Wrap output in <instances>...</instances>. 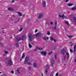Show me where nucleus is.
Listing matches in <instances>:
<instances>
[{"label":"nucleus","instance_id":"nucleus-1","mask_svg":"<svg viewBox=\"0 0 76 76\" xmlns=\"http://www.w3.org/2000/svg\"><path fill=\"white\" fill-rule=\"evenodd\" d=\"M65 53L67 56V58H69V53L66 52V50H65L64 49L61 50V53L62 54L64 55V53Z\"/></svg>","mask_w":76,"mask_h":76},{"label":"nucleus","instance_id":"nucleus-2","mask_svg":"<svg viewBox=\"0 0 76 76\" xmlns=\"http://www.w3.org/2000/svg\"><path fill=\"white\" fill-rule=\"evenodd\" d=\"M9 66H12L13 64V62L12 61V60H9L7 62Z\"/></svg>","mask_w":76,"mask_h":76},{"label":"nucleus","instance_id":"nucleus-3","mask_svg":"<svg viewBox=\"0 0 76 76\" xmlns=\"http://www.w3.org/2000/svg\"><path fill=\"white\" fill-rule=\"evenodd\" d=\"M22 41H23V39L22 38L17 37L15 38V40L17 42H19V41H20V40H22Z\"/></svg>","mask_w":76,"mask_h":76},{"label":"nucleus","instance_id":"nucleus-4","mask_svg":"<svg viewBox=\"0 0 76 76\" xmlns=\"http://www.w3.org/2000/svg\"><path fill=\"white\" fill-rule=\"evenodd\" d=\"M50 62L51 64L50 65V66H52V67H53L54 64V63L55 62V61L53 60V59H52L50 61Z\"/></svg>","mask_w":76,"mask_h":76},{"label":"nucleus","instance_id":"nucleus-5","mask_svg":"<svg viewBox=\"0 0 76 76\" xmlns=\"http://www.w3.org/2000/svg\"><path fill=\"white\" fill-rule=\"evenodd\" d=\"M29 59V57L27 56L26 57V59L24 61V64H26L27 63H28V60Z\"/></svg>","mask_w":76,"mask_h":76},{"label":"nucleus","instance_id":"nucleus-6","mask_svg":"<svg viewBox=\"0 0 76 76\" xmlns=\"http://www.w3.org/2000/svg\"><path fill=\"white\" fill-rule=\"evenodd\" d=\"M40 53L42 55H43L44 56H45L47 55V52H45L44 51H41Z\"/></svg>","mask_w":76,"mask_h":76},{"label":"nucleus","instance_id":"nucleus-7","mask_svg":"<svg viewBox=\"0 0 76 76\" xmlns=\"http://www.w3.org/2000/svg\"><path fill=\"white\" fill-rule=\"evenodd\" d=\"M36 37H41V33H38L37 34L34 35Z\"/></svg>","mask_w":76,"mask_h":76},{"label":"nucleus","instance_id":"nucleus-8","mask_svg":"<svg viewBox=\"0 0 76 76\" xmlns=\"http://www.w3.org/2000/svg\"><path fill=\"white\" fill-rule=\"evenodd\" d=\"M57 21H55V26L53 27L54 30H56V29H57Z\"/></svg>","mask_w":76,"mask_h":76},{"label":"nucleus","instance_id":"nucleus-9","mask_svg":"<svg viewBox=\"0 0 76 76\" xmlns=\"http://www.w3.org/2000/svg\"><path fill=\"white\" fill-rule=\"evenodd\" d=\"M28 37H29V40L30 42H31V41H32V36L31 34H29L28 35Z\"/></svg>","mask_w":76,"mask_h":76},{"label":"nucleus","instance_id":"nucleus-10","mask_svg":"<svg viewBox=\"0 0 76 76\" xmlns=\"http://www.w3.org/2000/svg\"><path fill=\"white\" fill-rule=\"evenodd\" d=\"M42 6L44 7H46V2L45 1H43L42 2Z\"/></svg>","mask_w":76,"mask_h":76},{"label":"nucleus","instance_id":"nucleus-11","mask_svg":"<svg viewBox=\"0 0 76 76\" xmlns=\"http://www.w3.org/2000/svg\"><path fill=\"white\" fill-rule=\"evenodd\" d=\"M44 16V14H40L38 18L39 19H41Z\"/></svg>","mask_w":76,"mask_h":76},{"label":"nucleus","instance_id":"nucleus-12","mask_svg":"<svg viewBox=\"0 0 76 76\" xmlns=\"http://www.w3.org/2000/svg\"><path fill=\"white\" fill-rule=\"evenodd\" d=\"M8 10L10 11H14L15 10L13 8H11L10 7L8 8Z\"/></svg>","mask_w":76,"mask_h":76},{"label":"nucleus","instance_id":"nucleus-13","mask_svg":"<svg viewBox=\"0 0 76 76\" xmlns=\"http://www.w3.org/2000/svg\"><path fill=\"white\" fill-rule=\"evenodd\" d=\"M60 18H62L63 19H64V17L66 18V17L64 16V15L63 14L62 15H60V14H59Z\"/></svg>","mask_w":76,"mask_h":76},{"label":"nucleus","instance_id":"nucleus-14","mask_svg":"<svg viewBox=\"0 0 76 76\" xmlns=\"http://www.w3.org/2000/svg\"><path fill=\"white\" fill-rule=\"evenodd\" d=\"M33 65L34 67H35V68H36V67H37V64H36V63H34Z\"/></svg>","mask_w":76,"mask_h":76},{"label":"nucleus","instance_id":"nucleus-15","mask_svg":"<svg viewBox=\"0 0 76 76\" xmlns=\"http://www.w3.org/2000/svg\"><path fill=\"white\" fill-rule=\"evenodd\" d=\"M18 14L19 15V16H22V14L20 12H18Z\"/></svg>","mask_w":76,"mask_h":76},{"label":"nucleus","instance_id":"nucleus-16","mask_svg":"<svg viewBox=\"0 0 76 76\" xmlns=\"http://www.w3.org/2000/svg\"><path fill=\"white\" fill-rule=\"evenodd\" d=\"M76 45H75L74 47V52H76Z\"/></svg>","mask_w":76,"mask_h":76},{"label":"nucleus","instance_id":"nucleus-17","mask_svg":"<svg viewBox=\"0 0 76 76\" xmlns=\"http://www.w3.org/2000/svg\"><path fill=\"white\" fill-rule=\"evenodd\" d=\"M72 10H76V7H73L72 9Z\"/></svg>","mask_w":76,"mask_h":76},{"label":"nucleus","instance_id":"nucleus-18","mask_svg":"<svg viewBox=\"0 0 76 76\" xmlns=\"http://www.w3.org/2000/svg\"><path fill=\"white\" fill-rule=\"evenodd\" d=\"M73 4L71 3L69 4H68V6H73Z\"/></svg>","mask_w":76,"mask_h":76},{"label":"nucleus","instance_id":"nucleus-19","mask_svg":"<svg viewBox=\"0 0 76 76\" xmlns=\"http://www.w3.org/2000/svg\"><path fill=\"white\" fill-rule=\"evenodd\" d=\"M66 56L65 55L64 56V61H66Z\"/></svg>","mask_w":76,"mask_h":76},{"label":"nucleus","instance_id":"nucleus-20","mask_svg":"<svg viewBox=\"0 0 76 76\" xmlns=\"http://www.w3.org/2000/svg\"><path fill=\"white\" fill-rule=\"evenodd\" d=\"M54 58L55 60H57V54H56L54 55Z\"/></svg>","mask_w":76,"mask_h":76},{"label":"nucleus","instance_id":"nucleus-21","mask_svg":"<svg viewBox=\"0 0 76 76\" xmlns=\"http://www.w3.org/2000/svg\"><path fill=\"white\" fill-rule=\"evenodd\" d=\"M20 19V18H19L18 21H17L15 22V23H18V21H19Z\"/></svg>","mask_w":76,"mask_h":76},{"label":"nucleus","instance_id":"nucleus-22","mask_svg":"<svg viewBox=\"0 0 76 76\" xmlns=\"http://www.w3.org/2000/svg\"><path fill=\"white\" fill-rule=\"evenodd\" d=\"M25 54H24V53H23V55L21 57L22 58H24V57H25Z\"/></svg>","mask_w":76,"mask_h":76},{"label":"nucleus","instance_id":"nucleus-23","mask_svg":"<svg viewBox=\"0 0 76 76\" xmlns=\"http://www.w3.org/2000/svg\"><path fill=\"white\" fill-rule=\"evenodd\" d=\"M65 23L66 24H67V25H68V26H69V23L67 21H65Z\"/></svg>","mask_w":76,"mask_h":76},{"label":"nucleus","instance_id":"nucleus-24","mask_svg":"<svg viewBox=\"0 0 76 76\" xmlns=\"http://www.w3.org/2000/svg\"><path fill=\"white\" fill-rule=\"evenodd\" d=\"M28 46L29 48H31L32 47V45H31V44H30V43L29 44Z\"/></svg>","mask_w":76,"mask_h":76},{"label":"nucleus","instance_id":"nucleus-25","mask_svg":"<svg viewBox=\"0 0 76 76\" xmlns=\"http://www.w3.org/2000/svg\"><path fill=\"white\" fill-rule=\"evenodd\" d=\"M68 38H69L71 39V38H72V37H73V36H68Z\"/></svg>","mask_w":76,"mask_h":76},{"label":"nucleus","instance_id":"nucleus-26","mask_svg":"<svg viewBox=\"0 0 76 76\" xmlns=\"http://www.w3.org/2000/svg\"><path fill=\"white\" fill-rule=\"evenodd\" d=\"M47 34L48 35H50V32L49 31H48Z\"/></svg>","mask_w":76,"mask_h":76},{"label":"nucleus","instance_id":"nucleus-27","mask_svg":"<svg viewBox=\"0 0 76 76\" xmlns=\"http://www.w3.org/2000/svg\"><path fill=\"white\" fill-rule=\"evenodd\" d=\"M46 68L47 69H49L50 68V66H49V65L48 64H47L46 66Z\"/></svg>","mask_w":76,"mask_h":76},{"label":"nucleus","instance_id":"nucleus-28","mask_svg":"<svg viewBox=\"0 0 76 76\" xmlns=\"http://www.w3.org/2000/svg\"><path fill=\"white\" fill-rule=\"evenodd\" d=\"M69 44H71L70 45L71 47H72V46H73V44H72V42H69Z\"/></svg>","mask_w":76,"mask_h":76},{"label":"nucleus","instance_id":"nucleus-29","mask_svg":"<svg viewBox=\"0 0 76 76\" xmlns=\"http://www.w3.org/2000/svg\"><path fill=\"white\" fill-rule=\"evenodd\" d=\"M48 69L46 68L45 70V73H48Z\"/></svg>","mask_w":76,"mask_h":76},{"label":"nucleus","instance_id":"nucleus-30","mask_svg":"<svg viewBox=\"0 0 76 76\" xmlns=\"http://www.w3.org/2000/svg\"><path fill=\"white\" fill-rule=\"evenodd\" d=\"M19 43H17L16 44V46L17 47H19Z\"/></svg>","mask_w":76,"mask_h":76},{"label":"nucleus","instance_id":"nucleus-31","mask_svg":"<svg viewBox=\"0 0 76 76\" xmlns=\"http://www.w3.org/2000/svg\"><path fill=\"white\" fill-rule=\"evenodd\" d=\"M70 51L71 52V53H74L75 52H74V50L73 51H72V49H70Z\"/></svg>","mask_w":76,"mask_h":76},{"label":"nucleus","instance_id":"nucleus-32","mask_svg":"<svg viewBox=\"0 0 76 76\" xmlns=\"http://www.w3.org/2000/svg\"><path fill=\"white\" fill-rule=\"evenodd\" d=\"M42 38H43V39L45 40V41H46V40H47V39H46V37H43Z\"/></svg>","mask_w":76,"mask_h":76},{"label":"nucleus","instance_id":"nucleus-33","mask_svg":"<svg viewBox=\"0 0 76 76\" xmlns=\"http://www.w3.org/2000/svg\"><path fill=\"white\" fill-rule=\"evenodd\" d=\"M17 71L18 72V74H20V72H19V69H18L17 70Z\"/></svg>","mask_w":76,"mask_h":76},{"label":"nucleus","instance_id":"nucleus-34","mask_svg":"<svg viewBox=\"0 0 76 76\" xmlns=\"http://www.w3.org/2000/svg\"><path fill=\"white\" fill-rule=\"evenodd\" d=\"M50 40H51V41H53L54 40V39L53 38V37H50Z\"/></svg>","mask_w":76,"mask_h":76},{"label":"nucleus","instance_id":"nucleus-35","mask_svg":"<svg viewBox=\"0 0 76 76\" xmlns=\"http://www.w3.org/2000/svg\"><path fill=\"white\" fill-rule=\"evenodd\" d=\"M54 73L53 72H51L50 74V76H53V74Z\"/></svg>","mask_w":76,"mask_h":76},{"label":"nucleus","instance_id":"nucleus-36","mask_svg":"<svg viewBox=\"0 0 76 76\" xmlns=\"http://www.w3.org/2000/svg\"><path fill=\"white\" fill-rule=\"evenodd\" d=\"M23 29V28H21V29H20V30H19V32H21V31H22Z\"/></svg>","mask_w":76,"mask_h":76},{"label":"nucleus","instance_id":"nucleus-37","mask_svg":"<svg viewBox=\"0 0 76 76\" xmlns=\"http://www.w3.org/2000/svg\"><path fill=\"white\" fill-rule=\"evenodd\" d=\"M0 44L1 47H3V44L2 43H0Z\"/></svg>","mask_w":76,"mask_h":76},{"label":"nucleus","instance_id":"nucleus-38","mask_svg":"<svg viewBox=\"0 0 76 76\" xmlns=\"http://www.w3.org/2000/svg\"><path fill=\"white\" fill-rule=\"evenodd\" d=\"M28 69L29 70H29H31V66H29Z\"/></svg>","mask_w":76,"mask_h":76},{"label":"nucleus","instance_id":"nucleus-39","mask_svg":"<svg viewBox=\"0 0 76 76\" xmlns=\"http://www.w3.org/2000/svg\"><path fill=\"white\" fill-rule=\"evenodd\" d=\"M1 76H7L6 75L3 74Z\"/></svg>","mask_w":76,"mask_h":76},{"label":"nucleus","instance_id":"nucleus-40","mask_svg":"<svg viewBox=\"0 0 76 76\" xmlns=\"http://www.w3.org/2000/svg\"><path fill=\"white\" fill-rule=\"evenodd\" d=\"M11 73H12V74H14V71H11Z\"/></svg>","mask_w":76,"mask_h":76},{"label":"nucleus","instance_id":"nucleus-41","mask_svg":"<svg viewBox=\"0 0 76 76\" xmlns=\"http://www.w3.org/2000/svg\"><path fill=\"white\" fill-rule=\"evenodd\" d=\"M5 53H6V54H8V51H5Z\"/></svg>","mask_w":76,"mask_h":76},{"label":"nucleus","instance_id":"nucleus-42","mask_svg":"<svg viewBox=\"0 0 76 76\" xmlns=\"http://www.w3.org/2000/svg\"><path fill=\"white\" fill-rule=\"evenodd\" d=\"M23 38H26V36L25 35H23L22 36Z\"/></svg>","mask_w":76,"mask_h":76},{"label":"nucleus","instance_id":"nucleus-43","mask_svg":"<svg viewBox=\"0 0 76 76\" xmlns=\"http://www.w3.org/2000/svg\"><path fill=\"white\" fill-rule=\"evenodd\" d=\"M37 47L36 48V49H34V51H36L37 50Z\"/></svg>","mask_w":76,"mask_h":76},{"label":"nucleus","instance_id":"nucleus-44","mask_svg":"<svg viewBox=\"0 0 76 76\" xmlns=\"http://www.w3.org/2000/svg\"><path fill=\"white\" fill-rule=\"evenodd\" d=\"M58 73H57L56 74V76H58Z\"/></svg>","mask_w":76,"mask_h":76},{"label":"nucleus","instance_id":"nucleus-45","mask_svg":"<svg viewBox=\"0 0 76 76\" xmlns=\"http://www.w3.org/2000/svg\"><path fill=\"white\" fill-rule=\"evenodd\" d=\"M28 65H31V64L30 62H28Z\"/></svg>","mask_w":76,"mask_h":76},{"label":"nucleus","instance_id":"nucleus-46","mask_svg":"<svg viewBox=\"0 0 76 76\" xmlns=\"http://www.w3.org/2000/svg\"><path fill=\"white\" fill-rule=\"evenodd\" d=\"M48 53V55H50L52 53V52H49Z\"/></svg>","mask_w":76,"mask_h":76},{"label":"nucleus","instance_id":"nucleus-47","mask_svg":"<svg viewBox=\"0 0 76 76\" xmlns=\"http://www.w3.org/2000/svg\"><path fill=\"white\" fill-rule=\"evenodd\" d=\"M50 25H53V23L52 22H50Z\"/></svg>","mask_w":76,"mask_h":76},{"label":"nucleus","instance_id":"nucleus-48","mask_svg":"<svg viewBox=\"0 0 76 76\" xmlns=\"http://www.w3.org/2000/svg\"><path fill=\"white\" fill-rule=\"evenodd\" d=\"M14 2H15V1L14 0H12V2L11 3H14Z\"/></svg>","mask_w":76,"mask_h":76},{"label":"nucleus","instance_id":"nucleus-49","mask_svg":"<svg viewBox=\"0 0 76 76\" xmlns=\"http://www.w3.org/2000/svg\"><path fill=\"white\" fill-rule=\"evenodd\" d=\"M53 40H54V42H56V39H54Z\"/></svg>","mask_w":76,"mask_h":76},{"label":"nucleus","instance_id":"nucleus-50","mask_svg":"<svg viewBox=\"0 0 76 76\" xmlns=\"http://www.w3.org/2000/svg\"><path fill=\"white\" fill-rule=\"evenodd\" d=\"M69 1V0H66L65 2H68Z\"/></svg>","mask_w":76,"mask_h":76},{"label":"nucleus","instance_id":"nucleus-51","mask_svg":"<svg viewBox=\"0 0 76 76\" xmlns=\"http://www.w3.org/2000/svg\"><path fill=\"white\" fill-rule=\"evenodd\" d=\"M37 32V30L36 29L35 31V33H36Z\"/></svg>","mask_w":76,"mask_h":76},{"label":"nucleus","instance_id":"nucleus-52","mask_svg":"<svg viewBox=\"0 0 76 76\" xmlns=\"http://www.w3.org/2000/svg\"><path fill=\"white\" fill-rule=\"evenodd\" d=\"M38 50H41V48H38Z\"/></svg>","mask_w":76,"mask_h":76},{"label":"nucleus","instance_id":"nucleus-53","mask_svg":"<svg viewBox=\"0 0 76 76\" xmlns=\"http://www.w3.org/2000/svg\"><path fill=\"white\" fill-rule=\"evenodd\" d=\"M11 16H13L14 17V18H15V15H11Z\"/></svg>","mask_w":76,"mask_h":76},{"label":"nucleus","instance_id":"nucleus-54","mask_svg":"<svg viewBox=\"0 0 76 76\" xmlns=\"http://www.w3.org/2000/svg\"><path fill=\"white\" fill-rule=\"evenodd\" d=\"M46 38H47V39H49V38L48 37H46Z\"/></svg>","mask_w":76,"mask_h":76},{"label":"nucleus","instance_id":"nucleus-55","mask_svg":"<svg viewBox=\"0 0 76 76\" xmlns=\"http://www.w3.org/2000/svg\"><path fill=\"white\" fill-rule=\"evenodd\" d=\"M74 61H75V62H76V59H75Z\"/></svg>","mask_w":76,"mask_h":76},{"label":"nucleus","instance_id":"nucleus-56","mask_svg":"<svg viewBox=\"0 0 76 76\" xmlns=\"http://www.w3.org/2000/svg\"><path fill=\"white\" fill-rule=\"evenodd\" d=\"M41 74H42V76H43V74L42 73H41Z\"/></svg>","mask_w":76,"mask_h":76},{"label":"nucleus","instance_id":"nucleus-57","mask_svg":"<svg viewBox=\"0 0 76 76\" xmlns=\"http://www.w3.org/2000/svg\"><path fill=\"white\" fill-rule=\"evenodd\" d=\"M2 33H3V34H4V31H2Z\"/></svg>","mask_w":76,"mask_h":76},{"label":"nucleus","instance_id":"nucleus-58","mask_svg":"<svg viewBox=\"0 0 76 76\" xmlns=\"http://www.w3.org/2000/svg\"><path fill=\"white\" fill-rule=\"evenodd\" d=\"M42 49H43V48H41V49H40V50H42Z\"/></svg>","mask_w":76,"mask_h":76},{"label":"nucleus","instance_id":"nucleus-59","mask_svg":"<svg viewBox=\"0 0 76 76\" xmlns=\"http://www.w3.org/2000/svg\"><path fill=\"white\" fill-rule=\"evenodd\" d=\"M5 54H4L3 55V56H5Z\"/></svg>","mask_w":76,"mask_h":76},{"label":"nucleus","instance_id":"nucleus-60","mask_svg":"<svg viewBox=\"0 0 76 76\" xmlns=\"http://www.w3.org/2000/svg\"><path fill=\"white\" fill-rule=\"evenodd\" d=\"M57 31H59V29L58 28L57 29Z\"/></svg>","mask_w":76,"mask_h":76},{"label":"nucleus","instance_id":"nucleus-61","mask_svg":"<svg viewBox=\"0 0 76 76\" xmlns=\"http://www.w3.org/2000/svg\"><path fill=\"white\" fill-rule=\"evenodd\" d=\"M22 59H20V61H22Z\"/></svg>","mask_w":76,"mask_h":76},{"label":"nucleus","instance_id":"nucleus-62","mask_svg":"<svg viewBox=\"0 0 76 76\" xmlns=\"http://www.w3.org/2000/svg\"><path fill=\"white\" fill-rule=\"evenodd\" d=\"M23 17H24V16H25V15H23Z\"/></svg>","mask_w":76,"mask_h":76},{"label":"nucleus","instance_id":"nucleus-63","mask_svg":"<svg viewBox=\"0 0 76 76\" xmlns=\"http://www.w3.org/2000/svg\"><path fill=\"white\" fill-rule=\"evenodd\" d=\"M2 29H4V28H2Z\"/></svg>","mask_w":76,"mask_h":76},{"label":"nucleus","instance_id":"nucleus-64","mask_svg":"<svg viewBox=\"0 0 76 76\" xmlns=\"http://www.w3.org/2000/svg\"><path fill=\"white\" fill-rule=\"evenodd\" d=\"M1 73H2L1 72H0V74H1Z\"/></svg>","mask_w":76,"mask_h":76}]
</instances>
